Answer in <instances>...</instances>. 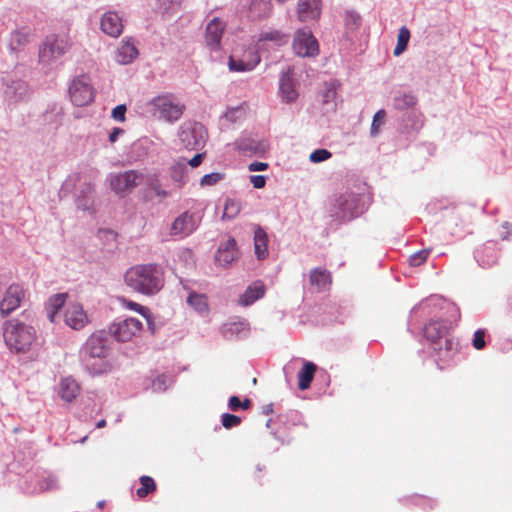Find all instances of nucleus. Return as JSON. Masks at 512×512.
Masks as SVG:
<instances>
[{
	"label": "nucleus",
	"mask_w": 512,
	"mask_h": 512,
	"mask_svg": "<svg viewBox=\"0 0 512 512\" xmlns=\"http://www.w3.org/2000/svg\"><path fill=\"white\" fill-rule=\"evenodd\" d=\"M124 281L134 292L153 296L164 287V271L157 264H137L125 272Z\"/></svg>",
	"instance_id": "f257e3e1"
},
{
	"label": "nucleus",
	"mask_w": 512,
	"mask_h": 512,
	"mask_svg": "<svg viewBox=\"0 0 512 512\" xmlns=\"http://www.w3.org/2000/svg\"><path fill=\"white\" fill-rule=\"evenodd\" d=\"M3 337L10 351L25 353L34 343L36 332L32 326L18 320H9L4 323Z\"/></svg>",
	"instance_id": "f03ea898"
},
{
	"label": "nucleus",
	"mask_w": 512,
	"mask_h": 512,
	"mask_svg": "<svg viewBox=\"0 0 512 512\" xmlns=\"http://www.w3.org/2000/svg\"><path fill=\"white\" fill-rule=\"evenodd\" d=\"M424 336L438 352L439 356L448 357L453 350V340L449 337V328L444 321L432 320L424 327Z\"/></svg>",
	"instance_id": "7ed1b4c3"
},
{
	"label": "nucleus",
	"mask_w": 512,
	"mask_h": 512,
	"mask_svg": "<svg viewBox=\"0 0 512 512\" xmlns=\"http://www.w3.org/2000/svg\"><path fill=\"white\" fill-rule=\"evenodd\" d=\"M144 182V174L137 170H127L109 177L111 190L118 195H127Z\"/></svg>",
	"instance_id": "20e7f679"
},
{
	"label": "nucleus",
	"mask_w": 512,
	"mask_h": 512,
	"mask_svg": "<svg viewBox=\"0 0 512 512\" xmlns=\"http://www.w3.org/2000/svg\"><path fill=\"white\" fill-rule=\"evenodd\" d=\"M107 337L104 331L91 334L80 350L81 359L88 365L89 360L104 359L108 354Z\"/></svg>",
	"instance_id": "39448f33"
},
{
	"label": "nucleus",
	"mask_w": 512,
	"mask_h": 512,
	"mask_svg": "<svg viewBox=\"0 0 512 512\" xmlns=\"http://www.w3.org/2000/svg\"><path fill=\"white\" fill-rule=\"evenodd\" d=\"M143 329L142 322L130 317L113 322L109 326V334L118 342H128L140 335Z\"/></svg>",
	"instance_id": "423d86ee"
},
{
	"label": "nucleus",
	"mask_w": 512,
	"mask_h": 512,
	"mask_svg": "<svg viewBox=\"0 0 512 512\" xmlns=\"http://www.w3.org/2000/svg\"><path fill=\"white\" fill-rule=\"evenodd\" d=\"M151 105L160 113L161 117L168 122H174L180 119L185 109V106L176 101L172 95L155 97L151 101Z\"/></svg>",
	"instance_id": "0eeeda50"
},
{
	"label": "nucleus",
	"mask_w": 512,
	"mask_h": 512,
	"mask_svg": "<svg viewBox=\"0 0 512 512\" xmlns=\"http://www.w3.org/2000/svg\"><path fill=\"white\" fill-rule=\"evenodd\" d=\"M70 98L76 106L89 105L94 100V89L88 76L76 77L69 88Z\"/></svg>",
	"instance_id": "6e6552de"
},
{
	"label": "nucleus",
	"mask_w": 512,
	"mask_h": 512,
	"mask_svg": "<svg viewBox=\"0 0 512 512\" xmlns=\"http://www.w3.org/2000/svg\"><path fill=\"white\" fill-rule=\"evenodd\" d=\"M293 50L301 57H315L319 53V45L309 29L302 28L295 32Z\"/></svg>",
	"instance_id": "1a4fd4ad"
},
{
	"label": "nucleus",
	"mask_w": 512,
	"mask_h": 512,
	"mask_svg": "<svg viewBox=\"0 0 512 512\" xmlns=\"http://www.w3.org/2000/svg\"><path fill=\"white\" fill-rule=\"evenodd\" d=\"M206 136L207 132L205 128L199 123L183 126L179 133L181 143L188 150H198L203 147Z\"/></svg>",
	"instance_id": "9d476101"
},
{
	"label": "nucleus",
	"mask_w": 512,
	"mask_h": 512,
	"mask_svg": "<svg viewBox=\"0 0 512 512\" xmlns=\"http://www.w3.org/2000/svg\"><path fill=\"white\" fill-rule=\"evenodd\" d=\"M25 292L23 288L17 284L10 285L0 302V313L2 317L8 316L15 311L24 299Z\"/></svg>",
	"instance_id": "9b49d317"
},
{
	"label": "nucleus",
	"mask_w": 512,
	"mask_h": 512,
	"mask_svg": "<svg viewBox=\"0 0 512 512\" xmlns=\"http://www.w3.org/2000/svg\"><path fill=\"white\" fill-rule=\"evenodd\" d=\"M198 227L195 215L189 211L183 212L171 224L170 235L180 238L190 235Z\"/></svg>",
	"instance_id": "f8f14e48"
},
{
	"label": "nucleus",
	"mask_w": 512,
	"mask_h": 512,
	"mask_svg": "<svg viewBox=\"0 0 512 512\" xmlns=\"http://www.w3.org/2000/svg\"><path fill=\"white\" fill-rule=\"evenodd\" d=\"M64 322L74 330L84 328L89 322L88 316L79 303H69L64 310Z\"/></svg>",
	"instance_id": "ddd939ff"
},
{
	"label": "nucleus",
	"mask_w": 512,
	"mask_h": 512,
	"mask_svg": "<svg viewBox=\"0 0 512 512\" xmlns=\"http://www.w3.org/2000/svg\"><path fill=\"white\" fill-rule=\"evenodd\" d=\"M70 48L68 39L64 37H48L40 50L41 59L57 58Z\"/></svg>",
	"instance_id": "4468645a"
},
{
	"label": "nucleus",
	"mask_w": 512,
	"mask_h": 512,
	"mask_svg": "<svg viewBox=\"0 0 512 512\" xmlns=\"http://www.w3.org/2000/svg\"><path fill=\"white\" fill-rule=\"evenodd\" d=\"M249 59H244L242 56H238L234 52L229 57V68L236 72H245L253 70L260 62V56L254 48L248 49Z\"/></svg>",
	"instance_id": "2eb2a0df"
},
{
	"label": "nucleus",
	"mask_w": 512,
	"mask_h": 512,
	"mask_svg": "<svg viewBox=\"0 0 512 512\" xmlns=\"http://www.w3.org/2000/svg\"><path fill=\"white\" fill-rule=\"evenodd\" d=\"M143 183H145V188L142 191V195L146 202L152 201L155 198H157L159 202H162L170 195L167 190L162 188L156 174L147 177L144 176Z\"/></svg>",
	"instance_id": "dca6fc26"
},
{
	"label": "nucleus",
	"mask_w": 512,
	"mask_h": 512,
	"mask_svg": "<svg viewBox=\"0 0 512 512\" xmlns=\"http://www.w3.org/2000/svg\"><path fill=\"white\" fill-rule=\"evenodd\" d=\"M226 24L218 17L213 18L206 26L205 41L211 50H218Z\"/></svg>",
	"instance_id": "f3484780"
},
{
	"label": "nucleus",
	"mask_w": 512,
	"mask_h": 512,
	"mask_svg": "<svg viewBox=\"0 0 512 512\" xmlns=\"http://www.w3.org/2000/svg\"><path fill=\"white\" fill-rule=\"evenodd\" d=\"M322 12L321 0H299L297 16L301 22L318 20Z\"/></svg>",
	"instance_id": "a211bd4d"
},
{
	"label": "nucleus",
	"mask_w": 512,
	"mask_h": 512,
	"mask_svg": "<svg viewBox=\"0 0 512 512\" xmlns=\"http://www.w3.org/2000/svg\"><path fill=\"white\" fill-rule=\"evenodd\" d=\"M124 25L122 19L115 12H107L101 19V30L111 37H118L122 33Z\"/></svg>",
	"instance_id": "6ab92c4d"
},
{
	"label": "nucleus",
	"mask_w": 512,
	"mask_h": 512,
	"mask_svg": "<svg viewBox=\"0 0 512 512\" xmlns=\"http://www.w3.org/2000/svg\"><path fill=\"white\" fill-rule=\"evenodd\" d=\"M293 68L288 67L280 79V91L282 99L288 103L294 102L298 98V92L295 88V82L292 78Z\"/></svg>",
	"instance_id": "aec40b11"
},
{
	"label": "nucleus",
	"mask_w": 512,
	"mask_h": 512,
	"mask_svg": "<svg viewBox=\"0 0 512 512\" xmlns=\"http://www.w3.org/2000/svg\"><path fill=\"white\" fill-rule=\"evenodd\" d=\"M265 285L262 281H255L250 284L245 292L240 295L238 303L241 306H249L253 304L255 301L261 299L265 295Z\"/></svg>",
	"instance_id": "412c9836"
},
{
	"label": "nucleus",
	"mask_w": 512,
	"mask_h": 512,
	"mask_svg": "<svg viewBox=\"0 0 512 512\" xmlns=\"http://www.w3.org/2000/svg\"><path fill=\"white\" fill-rule=\"evenodd\" d=\"M238 256V251L236 247V241L233 238H230L224 246H221L216 254V262L220 266H228L231 264Z\"/></svg>",
	"instance_id": "4be33fe9"
},
{
	"label": "nucleus",
	"mask_w": 512,
	"mask_h": 512,
	"mask_svg": "<svg viewBox=\"0 0 512 512\" xmlns=\"http://www.w3.org/2000/svg\"><path fill=\"white\" fill-rule=\"evenodd\" d=\"M309 282L318 291H325L332 283L331 273L325 268H315L310 271Z\"/></svg>",
	"instance_id": "5701e85b"
},
{
	"label": "nucleus",
	"mask_w": 512,
	"mask_h": 512,
	"mask_svg": "<svg viewBox=\"0 0 512 512\" xmlns=\"http://www.w3.org/2000/svg\"><path fill=\"white\" fill-rule=\"evenodd\" d=\"M80 393V386L73 378L67 377L61 380L59 396L66 402H72Z\"/></svg>",
	"instance_id": "b1692460"
},
{
	"label": "nucleus",
	"mask_w": 512,
	"mask_h": 512,
	"mask_svg": "<svg viewBox=\"0 0 512 512\" xmlns=\"http://www.w3.org/2000/svg\"><path fill=\"white\" fill-rule=\"evenodd\" d=\"M138 55V50L134 43L123 41L116 52V61L120 64L131 63Z\"/></svg>",
	"instance_id": "393cba45"
},
{
	"label": "nucleus",
	"mask_w": 512,
	"mask_h": 512,
	"mask_svg": "<svg viewBox=\"0 0 512 512\" xmlns=\"http://www.w3.org/2000/svg\"><path fill=\"white\" fill-rule=\"evenodd\" d=\"M289 36L279 30H269L260 34L258 48H262L266 42H271L274 46H281L288 42Z\"/></svg>",
	"instance_id": "a878e982"
},
{
	"label": "nucleus",
	"mask_w": 512,
	"mask_h": 512,
	"mask_svg": "<svg viewBox=\"0 0 512 512\" xmlns=\"http://www.w3.org/2000/svg\"><path fill=\"white\" fill-rule=\"evenodd\" d=\"M317 366L313 362H305L298 372V387L300 390H306L310 387L314 379Z\"/></svg>",
	"instance_id": "bb28decb"
},
{
	"label": "nucleus",
	"mask_w": 512,
	"mask_h": 512,
	"mask_svg": "<svg viewBox=\"0 0 512 512\" xmlns=\"http://www.w3.org/2000/svg\"><path fill=\"white\" fill-rule=\"evenodd\" d=\"M254 251L258 259H265L268 255V237L266 232L257 228L254 234Z\"/></svg>",
	"instance_id": "cd10ccee"
},
{
	"label": "nucleus",
	"mask_w": 512,
	"mask_h": 512,
	"mask_svg": "<svg viewBox=\"0 0 512 512\" xmlns=\"http://www.w3.org/2000/svg\"><path fill=\"white\" fill-rule=\"evenodd\" d=\"M272 4L270 0H251L249 12L253 18H264L270 15Z\"/></svg>",
	"instance_id": "c85d7f7f"
},
{
	"label": "nucleus",
	"mask_w": 512,
	"mask_h": 512,
	"mask_svg": "<svg viewBox=\"0 0 512 512\" xmlns=\"http://www.w3.org/2000/svg\"><path fill=\"white\" fill-rule=\"evenodd\" d=\"M66 296H67V294L61 293V294H56L49 299L48 306H47V313H48V318L50 319L51 322H56L57 313H58L59 309H61L64 306Z\"/></svg>",
	"instance_id": "c756f323"
},
{
	"label": "nucleus",
	"mask_w": 512,
	"mask_h": 512,
	"mask_svg": "<svg viewBox=\"0 0 512 512\" xmlns=\"http://www.w3.org/2000/svg\"><path fill=\"white\" fill-rule=\"evenodd\" d=\"M170 177L176 183L178 188L186 184V165L185 163L178 162L170 168Z\"/></svg>",
	"instance_id": "7c9ffc66"
},
{
	"label": "nucleus",
	"mask_w": 512,
	"mask_h": 512,
	"mask_svg": "<svg viewBox=\"0 0 512 512\" xmlns=\"http://www.w3.org/2000/svg\"><path fill=\"white\" fill-rule=\"evenodd\" d=\"M409 40H410V31L406 26H402L399 29L398 36H397V45L394 48V52H393L395 56L401 55L406 50Z\"/></svg>",
	"instance_id": "2f4dec72"
},
{
	"label": "nucleus",
	"mask_w": 512,
	"mask_h": 512,
	"mask_svg": "<svg viewBox=\"0 0 512 512\" xmlns=\"http://www.w3.org/2000/svg\"><path fill=\"white\" fill-rule=\"evenodd\" d=\"M241 211L240 201L232 198H227L224 203L223 219H234Z\"/></svg>",
	"instance_id": "473e14b6"
},
{
	"label": "nucleus",
	"mask_w": 512,
	"mask_h": 512,
	"mask_svg": "<svg viewBox=\"0 0 512 512\" xmlns=\"http://www.w3.org/2000/svg\"><path fill=\"white\" fill-rule=\"evenodd\" d=\"M156 483L150 476L140 477V487L136 490V494L139 498H144L148 494L153 493L156 490Z\"/></svg>",
	"instance_id": "72a5a7b5"
},
{
	"label": "nucleus",
	"mask_w": 512,
	"mask_h": 512,
	"mask_svg": "<svg viewBox=\"0 0 512 512\" xmlns=\"http://www.w3.org/2000/svg\"><path fill=\"white\" fill-rule=\"evenodd\" d=\"M187 303L195 310L202 312L207 310V298L203 294L190 293L187 298Z\"/></svg>",
	"instance_id": "f704fd0d"
},
{
	"label": "nucleus",
	"mask_w": 512,
	"mask_h": 512,
	"mask_svg": "<svg viewBox=\"0 0 512 512\" xmlns=\"http://www.w3.org/2000/svg\"><path fill=\"white\" fill-rule=\"evenodd\" d=\"M120 302L122 304L123 307L127 308V309H130V310H133L139 314H141L145 319L149 320L150 319V316H151V313H150V310L149 308L137 303V302H134V301H131V300H127L125 298H121L120 299Z\"/></svg>",
	"instance_id": "c9c22d12"
},
{
	"label": "nucleus",
	"mask_w": 512,
	"mask_h": 512,
	"mask_svg": "<svg viewBox=\"0 0 512 512\" xmlns=\"http://www.w3.org/2000/svg\"><path fill=\"white\" fill-rule=\"evenodd\" d=\"M417 103V98L411 94H403L395 99V107L400 110L413 107Z\"/></svg>",
	"instance_id": "e433bc0d"
},
{
	"label": "nucleus",
	"mask_w": 512,
	"mask_h": 512,
	"mask_svg": "<svg viewBox=\"0 0 512 512\" xmlns=\"http://www.w3.org/2000/svg\"><path fill=\"white\" fill-rule=\"evenodd\" d=\"M251 400L245 398L243 401L240 400L238 396H231L229 398L228 407L232 411H237L239 409L247 410L251 407Z\"/></svg>",
	"instance_id": "4c0bfd02"
},
{
	"label": "nucleus",
	"mask_w": 512,
	"mask_h": 512,
	"mask_svg": "<svg viewBox=\"0 0 512 512\" xmlns=\"http://www.w3.org/2000/svg\"><path fill=\"white\" fill-rule=\"evenodd\" d=\"M221 422L224 428L231 429L240 425L241 418L234 414L225 413L221 416Z\"/></svg>",
	"instance_id": "58836bf2"
},
{
	"label": "nucleus",
	"mask_w": 512,
	"mask_h": 512,
	"mask_svg": "<svg viewBox=\"0 0 512 512\" xmlns=\"http://www.w3.org/2000/svg\"><path fill=\"white\" fill-rule=\"evenodd\" d=\"M224 178L223 173L219 172H213L210 174L204 175L200 180L201 186H213L217 184L219 181H221Z\"/></svg>",
	"instance_id": "ea45409f"
},
{
	"label": "nucleus",
	"mask_w": 512,
	"mask_h": 512,
	"mask_svg": "<svg viewBox=\"0 0 512 512\" xmlns=\"http://www.w3.org/2000/svg\"><path fill=\"white\" fill-rule=\"evenodd\" d=\"M429 253V249H424L412 254L409 258L410 264L412 266H420L427 260Z\"/></svg>",
	"instance_id": "a19ab883"
},
{
	"label": "nucleus",
	"mask_w": 512,
	"mask_h": 512,
	"mask_svg": "<svg viewBox=\"0 0 512 512\" xmlns=\"http://www.w3.org/2000/svg\"><path fill=\"white\" fill-rule=\"evenodd\" d=\"M386 117V112L384 110H379L375 113L371 125V134L373 136L377 135L379 132V128L381 124L383 123L384 119Z\"/></svg>",
	"instance_id": "79ce46f5"
},
{
	"label": "nucleus",
	"mask_w": 512,
	"mask_h": 512,
	"mask_svg": "<svg viewBox=\"0 0 512 512\" xmlns=\"http://www.w3.org/2000/svg\"><path fill=\"white\" fill-rule=\"evenodd\" d=\"M331 156L332 154L330 151L326 149H317L310 154L309 160L313 163H319L328 160Z\"/></svg>",
	"instance_id": "37998d69"
},
{
	"label": "nucleus",
	"mask_w": 512,
	"mask_h": 512,
	"mask_svg": "<svg viewBox=\"0 0 512 512\" xmlns=\"http://www.w3.org/2000/svg\"><path fill=\"white\" fill-rule=\"evenodd\" d=\"M485 336L486 332L484 329H478L475 331L472 345L476 350H482L486 346Z\"/></svg>",
	"instance_id": "c03bdc74"
},
{
	"label": "nucleus",
	"mask_w": 512,
	"mask_h": 512,
	"mask_svg": "<svg viewBox=\"0 0 512 512\" xmlns=\"http://www.w3.org/2000/svg\"><path fill=\"white\" fill-rule=\"evenodd\" d=\"M126 110L127 109L124 104L118 105L112 110V117L117 121L124 122Z\"/></svg>",
	"instance_id": "a18cd8bd"
},
{
	"label": "nucleus",
	"mask_w": 512,
	"mask_h": 512,
	"mask_svg": "<svg viewBox=\"0 0 512 512\" xmlns=\"http://www.w3.org/2000/svg\"><path fill=\"white\" fill-rule=\"evenodd\" d=\"M250 182L252 183L254 188L261 189L266 184V179L262 175H252L250 177Z\"/></svg>",
	"instance_id": "49530a36"
},
{
	"label": "nucleus",
	"mask_w": 512,
	"mask_h": 512,
	"mask_svg": "<svg viewBox=\"0 0 512 512\" xmlns=\"http://www.w3.org/2000/svg\"><path fill=\"white\" fill-rule=\"evenodd\" d=\"M166 381H167V377L165 375L158 376L153 381V388L155 390H165L166 389Z\"/></svg>",
	"instance_id": "de8ad7c7"
},
{
	"label": "nucleus",
	"mask_w": 512,
	"mask_h": 512,
	"mask_svg": "<svg viewBox=\"0 0 512 512\" xmlns=\"http://www.w3.org/2000/svg\"><path fill=\"white\" fill-rule=\"evenodd\" d=\"M268 168V164L265 162H253L249 164V171H264Z\"/></svg>",
	"instance_id": "09e8293b"
},
{
	"label": "nucleus",
	"mask_w": 512,
	"mask_h": 512,
	"mask_svg": "<svg viewBox=\"0 0 512 512\" xmlns=\"http://www.w3.org/2000/svg\"><path fill=\"white\" fill-rule=\"evenodd\" d=\"M204 157H205L204 153H198L188 161V164L191 167H198L202 163Z\"/></svg>",
	"instance_id": "8fccbe9b"
},
{
	"label": "nucleus",
	"mask_w": 512,
	"mask_h": 512,
	"mask_svg": "<svg viewBox=\"0 0 512 512\" xmlns=\"http://www.w3.org/2000/svg\"><path fill=\"white\" fill-rule=\"evenodd\" d=\"M122 134H124V130L122 128H119V127L113 128V130L111 131V133L109 135V141L111 143H115L117 141L118 137Z\"/></svg>",
	"instance_id": "3c124183"
},
{
	"label": "nucleus",
	"mask_w": 512,
	"mask_h": 512,
	"mask_svg": "<svg viewBox=\"0 0 512 512\" xmlns=\"http://www.w3.org/2000/svg\"><path fill=\"white\" fill-rule=\"evenodd\" d=\"M109 365L108 363L106 362H102L100 367L96 370H94V374H102V373H105L109 370Z\"/></svg>",
	"instance_id": "603ef678"
},
{
	"label": "nucleus",
	"mask_w": 512,
	"mask_h": 512,
	"mask_svg": "<svg viewBox=\"0 0 512 512\" xmlns=\"http://www.w3.org/2000/svg\"><path fill=\"white\" fill-rule=\"evenodd\" d=\"M348 203V198H345L343 199V197H341L339 200H338V205H339V208L341 210H343L344 212L346 210H349V208H346L345 205Z\"/></svg>",
	"instance_id": "864d4df0"
},
{
	"label": "nucleus",
	"mask_w": 512,
	"mask_h": 512,
	"mask_svg": "<svg viewBox=\"0 0 512 512\" xmlns=\"http://www.w3.org/2000/svg\"><path fill=\"white\" fill-rule=\"evenodd\" d=\"M106 426V420L102 419L97 422L96 427L97 428H104Z\"/></svg>",
	"instance_id": "5fc2aeb1"
},
{
	"label": "nucleus",
	"mask_w": 512,
	"mask_h": 512,
	"mask_svg": "<svg viewBox=\"0 0 512 512\" xmlns=\"http://www.w3.org/2000/svg\"><path fill=\"white\" fill-rule=\"evenodd\" d=\"M244 59H249L248 49L244 51L243 55H241Z\"/></svg>",
	"instance_id": "6e6d98bb"
},
{
	"label": "nucleus",
	"mask_w": 512,
	"mask_h": 512,
	"mask_svg": "<svg viewBox=\"0 0 512 512\" xmlns=\"http://www.w3.org/2000/svg\"><path fill=\"white\" fill-rule=\"evenodd\" d=\"M86 439H87V436H84V438L82 439V442H85Z\"/></svg>",
	"instance_id": "4d7b16f0"
}]
</instances>
